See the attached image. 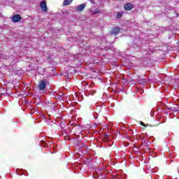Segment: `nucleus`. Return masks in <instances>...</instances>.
<instances>
[{
    "label": "nucleus",
    "mask_w": 179,
    "mask_h": 179,
    "mask_svg": "<svg viewBox=\"0 0 179 179\" xmlns=\"http://www.w3.org/2000/svg\"><path fill=\"white\" fill-rule=\"evenodd\" d=\"M40 8L43 12H48L47 3L45 1H41L40 3Z\"/></svg>",
    "instance_id": "nucleus-2"
},
{
    "label": "nucleus",
    "mask_w": 179,
    "mask_h": 179,
    "mask_svg": "<svg viewBox=\"0 0 179 179\" xmlns=\"http://www.w3.org/2000/svg\"><path fill=\"white\" fill-rule=\"evenodd\" d=\"M95 178H97L98 177H99V176H94Z\"/></svg>",
    "instance_id": "nucleus-18"
},
{
    "label": "nucleus",
    "mask_w": 179,
    "mask_h": 179,
    "mask_svg": "<svg viewBox=\"0 0 179 179\" xmlns=\"http://www.w3.org/2000/svg\"><path fill=\"white\" fill-rule=\"evenodd\" d=\"M103 138H104L105 142H107V141H108V139L110 138V136L108 134H104Z\"/></svg>",
    "instance_id": "nucleus-11"
},
{
    "label": "nucleus",
    "mask_w": 179,
    "mask_h": 179,
    "mask_svg": "<svg viewBox=\"0 0 179 179\" xmlns=\"http://www.w3.org/2000/svg\"><path fill=\"white\" fill-rule=\"evenodd\" d=\"M176 16H177V17H178L179 15H178V14H176Z\"/></svg>",
    "instance_id": "nucleus-19"
},
{
    "label": "nucleus",
    "mask_w": 179,
    "mask_h": 179,
    "mask_svg": "<svg viewBox=\"0 0 179 179\" xmlns=\"http://www.w3.org/2000/svg\"><path fill=\"white\" fill-rule=\"evenodd\" d=\"M141 125H142L143 127H149V124H145V123H143V122H140Z\"/></svg>",
    "instance_id": "nucleus-13"
},
{
    "label": "nucleus",
    "mask_w": 179,
    "mask_h": 179,
    "mask_svg": "<svg viewBox=\"0 0 179 179\" xmlns=\"http://www.w3.org/2000/svg\"><path fill=\"white\" fill-rule=\"evenodd\" d=\"M135 45H136L137 47H139V43H135Z\"/></svg>",
    "instance_id": "nucleus-17"
},
{
    "label": "nucleus",
    "mask_w": 179,
    "mask_h": 179,
    "mask_svg": "<svg viewBox=\"0 0 179 179\" xmlns=\"http://www.w3.org/2000/svg\"><path fill=\"white\" fill-rule=\"evenodd\" d=\"M120 31H121V29L120 27H113L110 31V34L112 36H117Z\"/></svg>",
    "instance_id": "nucleus-3"
},
{
    "label": "nucleus",
    "mask_w": 179,
    "mask_h": 179,
    "mask_svg": "<svg viewBox=\"0 0 179 179\" xmlns=\"http://www.w3.org/2000/svg\"><path fill=\"white\" fill-rule=\"evenodd\" d=\"M24 172L27 173V171H24L23 169H17L16 170V173L18 176H22V173H23V174H26V173H24Z\"/></svg>",
    "instance_id": "nucleus-7"
},
{
    "label": "nucleus",
    "mask_w": 179,
    "mask_h": 179,
    "mask_svg": "<svg viewBox=\"0 0 179 179\" xmlns=\"http://www.w3.org/2000/svg\"><path fill=\"white\" fill-rule=\"evenodd\" d=\"M142 139V143L143 145H144V146H146L147 148H148L149 144H148V141H146V139H143V138H141Z\"/></svg>",
    "instance_id": "nucleus-9"
},
{
    "label": "nucleus",
    "mask_w": 179,
    "mask_h": 179,
    "mask_svg": "<svg viewBox=\"0 0 179 179\" xmlns=\"http://www.w3.org/2000/svg\"><path fill=\"white\" fill-rule=\"evenodd\" d=\"M122 11L117 13L116 16L117 19H121L122 17Z\"/></svg>",
    "instance_id": "nucleus-10"
},
{
    "label": "nucleus",
    "mask_w": 179,
    "mask_h": 179,
    "mask_svg": "<svg viewBox=\"0 0 179 179\" xmlns=\"http://www.w3.org/2000/svg\"><path fill=\"white\" fill-rule=\"evenodd\" d=\"M134 8H135V6L131 3H127L124 6V9L126 10H131V9H134Z\"/></svg>",
    "instance_id": "nucleus-5"
},
{
    "label": "nucleus",
    "mask_w": 179,
    "mask_h": 179,
    "mask_svg": "<svg viewBox=\"0 0 179 179\" xmlns=\"http://www.w3.org/2000/svg\"><path fill=\"white\" fill-rule=\"evenodd\" d=\"M85 8H86V4L82 3L76 7V10H78V12H80V11L83 10V9H85Z\"/></svg>",
    "instance_id": "nucleus-6"
},
{
    "label": "nucleus",
    "mask_w": 179,
    "mask_h": 179,
    "mask_svg": "<svg viewBox=\"0 0 179 179\" xmlns=\"http://www.w3.org/2000/svg\"><path fill=\"white\" fill-rule=\"evenodd\" d=\"M11 20L14 22V23H17V22H20L22 20V17L19 14H16L13 16Z\"/></svg>",
    "instance_id": "nucleus-4"
},
{
    "label": "nucleus",
    "mask_w": 179,
    "mask_h": 179,
    "mask_svg": "<svg viewBox=\"0 0 179 179\" xmlns=\"http://www.w3.org/2000/svg\"><path fill=\"white\" fill-rule=\"evenodd\" d=\"M150 115H151V117H154V115H155V113H153V112H150Z\"/></svg>",
    "instance_id": "nucleus-15"
},
{
    "label": "nucleus",
    "mask_w": 179,
    "mask_h": 179,
    "mask_svg": "<svg viewBox=\"0 0 179 179\" xmlns=\"http://www.w3.org/2000/svg\"><path fill=\"white\" fill-rule=\"evenodd\" d=\"M178 44H179V41H178Z\"/></svg>",
    "instance_id": "nucleus-21"
},
{
    "label": "nucleus",
    "mask_w": 179,
    "mask_h": 179,
    "mask_svg": "<svg viewBox=\"0 0 179 179\" xmlns=\"http://www.w3.org/2000/svg\"><path fill=\"white\" fill-rule=\"evenodd\" d=\"M47 86V80L43 79L38 83V89L39 90H44Z\"/></svg>",
    "instance_id": "nucleus-1"
},
{
    "label": "nucleus",
    "mask_w": 179,
    "mask_h": 179,
    "mask_svg": "<svg viewBox=\"0 0 179 179\" xmlns=\"http://www.w3.org/2000/svg\"><path fill=\"white\" fill-rule=\"evenodd\" d=\"M41 143L42 146H43L45 148L47 147V143H45V141H41Z\"/></svg>",
    "instance_id": "nucleus-12"
},
{
    "label": "nucleus",
    "mask_w": 179,
    "mask_h": 179,
    "mask_svg": "<svg viewBox=\"0 0 179 179\" xmlns=\"http://www.w3.org/2000/svg\"><path fill=\"white\" fill-rule=\"evenodd\" d=\"M96 13H100V11L93 13V15H96Z\"/></svg>",
    "instance_id": "nucleus-16"
},
{
    "label": "nucleus",
    "mask_w": 179,
    "mask_h": 179,
    "mask_svg": "<svg viewBox=\"0 0 179 179\" xmlns=\"http://www.w3.org/2000/svg\"><path fill=\"white\" fill-rule=\"evenodd\" d=\"M52 72H54V69H52Z\"/></svg>",
    "instance_id": "nucleus-20"
},
{
    "label": "nucleus",
    "mask_w": 179,
    "mask_h": 179,
    "mask_svg": "<svg viewBox=\"0 0 179 179\" xmlns=\"http://www.w3.org/2000/svg\"><path fill=\"white\" fill-rule=\"evenodd\" d=\"M175 113H178L179 111V106L178 107V109H174Z\"/></svg>",
    "instance_id": "nucleus-14"
},
{
    "label": "nucleus",
    "mask_w": 179,
    "mask_h": 179,
    "mask_svg": "<svg viewBox=\"0 0 179 179\" xmlns=\"http://www.w3.org/2000/svg\"><path fill=\"white\" fill-rule=\"evenodd\" d=\"M73 0H64L63 2V5L64 6H68V5H71Z\"/></svg>",
    "instance_id": "nucleus-8"
}]
</instances>
